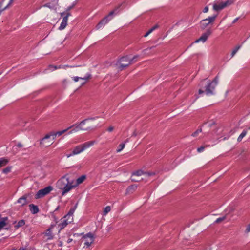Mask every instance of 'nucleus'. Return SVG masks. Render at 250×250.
Masks as SVG:
<instances>
[{"label": "nucleus", "instance_id": "obj_1", "mask_svg": "<svg viewBox=\"0 0 250 250\" xmlns=\"http://www.w3.org/2000/svg\"><path fill=\"white\" fill-rule=\"evenodd\" d=\"M72 183L69 181V178L67 177V175L62 177L58 181L57 187L60 189L62 190V195L63 196L72 188H75V186H73Z\"/></svg>", "mask_w": 250, "mask_h": 250}, {"label": "nucleus", "instance_id": "obj_2", "mask_svg": "<svg viewBox=\"0 0 250 250\" xmlns=\"http://www.w3.org/2000/svg\"><path fill=\"white\" fill-rule=\"evenodd\" d=\"M68 130L69 128H67V129L62 131H57L56 132H51L49 133L46 134L45 136L41 140V145L42 146H50L51 144H52V141L55 139L57 135L61 136Z\"/></svg>", "mask_w": 250, "mask_h": 250}, {"label": "nucleus", "instance_id": "obj_3", "mask_svg": "<svg viewBox=\"0 0 250 250\" xmlns=\"http://www.w3.org/2000/svg\"><path fill=\"white\" fill-rule=\"evenodd\" d=\"M99 117H90L87 118L84 120H83L79 123H76L71 126L69 127V129L72 128L73 129L69 132V133H72L73 132H78L80 130H88L91 129L90 126L87 127H83V125H84L86 122L89 120H94L96 119H98Z\"/></svg>", "mask_w": 250, "mask_h": 250}, {"label": "nucleus", "instance_id": "obj_4", "mask_svg": "<svg viewBox=\"0 0 250 250\" xmlns=\"http://www.w3.org/2000/svg\"><path fill=\"white\" fill-rule=\"evenodd\" d=\"M218 83V76H216L214 79L205 87V90L204 91L202 89L199 90V94H201L206 92L207 95H213L214 94V91L216 86Z\"/></svg>", "mask_w": 250, "mask_h": 250}, {"label": "nucleus", "instance_id": "obj_5", "mask_svg": "<svg viewBox=\"0 0 250 250\" xmlns=\"http://www.w3.org/2000/svg\"><path fill=\"white\" fill-rule=\"evenodd\" d=\"M94 143V141H91L86 142L83 144L80 145L76 146L73 150L72 152L70 154H66L67 157H70L73 155L78 154L81 152H83L85 149L89 147L92 146Z\"/></svg>", "mask_w": 250, "mask_h": 250}, {"label": "nucleus", "instance_id": "obj_6", "mask_svg": "<svg viewBox=\"0 0 250 250\" xmlns=\"http://www.w3.org/2000/svg\"><path fill=\"white\" fill-rule=\"evenodd\" d=\"M118 63L119 65L118 69L119 70L122 71L132 63V60H130L127 56H124L119 59Z\"/></svg>", "mask_w": 250, "mask_h": 250}, {"label": "nucleus", "instance_id": "obj_7", "mask_svg": "<svg viewBox=\"0 0 250 250\" xmlns=\"http://www.w3.org/2000/svg\"><path fill=\"white\" fill-rule=\"evenodd\" d=\"M93 242L94 237L93 234L90 232L83 236L81 239V242H83L84 246L86 248L89 247Z\"/></svg>", "mask_w": 250, "mask_h": 250}, {"label": "nucleus", "instance_id": "obj_8", "mask_svg": "<svg viewBox=\"0 0 250 250\" xmlns=\"http://www.w3.org/2000/svg\"><path fill=\"white\" fill-rule=\"evenodd\" d=\"M217 15H214L212 16L209 17L208 18L202 20L200 21V28L202 29H205L210 24H212L216 18Z\"/></svg>", "mask_w": 250, "mask_h": 250}, {"label": "nucleus", "instance_id": "obj_9", "mask_svg": "<svg viewBox=\"0 0 250 250\" xmlns=\"http://www.w3.org/2000/svg\"><path fill=\"white\" fill-rule=\"evenodd\" d=\"M52 190L53 187L52 186H47L43 189L39 190L35 195V198L36 199L42 198L49 194Z\"/></svg>", "mask_w": 250, "mask_h": 250}, {"label": "nucleus", "instance_id": "obj_10", "mask_svg": "<svg viewBox=\"0 0 250 250\" xmlns=\"http://www.w3.org/2000/svg\"><path fill=\"white\" fill-rule=\"evenodd\" d=\"M111 18H109V16H106L102 19L100 22L97 24L96 26V29L98 30L102 27H104L105 24H106Z\"/></svg>", "mask_w": 250, "mask_h": 250}, {"label": "nucleus", "instance_id": "obj_11", "mask_svg": "<svg viewBox=\"0 0 250 250\" xmlns=\"http://www.w3.org/2000/svg\"><path fill=\"white\" fill-rule=\"evenodd\" d=\"M29 196V193L25 194L21 197L18 199L17 200V203L20 204L21 206L26 205L29 203V201L27 200V198Z\"/></svg>", "mask_w": 250, "mask_h": 250}, {"label": "nucleus", "instance_id": "obj_12", "mask_svg": "<svg viewBox=\"0 0 250 250\" xmlns=\"http://www.w3.org/2000/svg\"><path fill=\"white\" fill-rule=\"evenodd\" d=\"M211 34V31L210 29H208L207 31L203 33L202 36L197 39L195 42H198L200 41L203 42H206L208 39V38L209 37V36Z\"/></svg>", "mask_w": 250, "mask_h": 250}, {"label": "nucleus", "instance_id": "obj_13", "mask_svg": "<svg viewBox=\"0 0 250 250\" xmlns=\"http://www.w3.org/2000/svg\"><path fill=\"white\" fill-rule=\"evenodd\" d=\"M54 226L53 225H51L50 227L43 233V234L46 237V239L47 240H51L54 237V235L51 231V229L54 228Z\"/></svg>", "mask_w": 250, "mask_h": 250}, {"label": "nucleus", "instance_id": "obj_14", "mask_svg": "<svg viewBox=\"0 0 250 250\" xmlns=\"http://www.w3.org/2000/svg\"><path fill=\"white\" fill-rule=\"evenodd\" d=\"M29 209L31 213L33 214H37L39 212V209L37 205L31 204L29 205Z\"/></svg>", "mask_w": 250, "mask_h": 250}, {"label": "nucleus", "instance_id": "obj_15", "mask_svg": "<svg viewBox=\"0 0 250 250\" xmlns=\"http://www.w3.org/2000/svg\"><path fill=\"white\" fill-rule=\"evenodd\" d=\"M224 9L223 4L221 2H217L213 4V9L215 11H219Z\"/></svg>", "mask_w": 250, "mask_h": 250}, {"label": "nucleus", "instance_id": "obj_16", "mask_svg": "<svg viewBox=\"0 0 250 250\" xmlns=\"http://www.w3.org/2000/svg\"><path fill=\"white\" fill-rule=\"evenodd\" d=\"M69 223H70V221H68V219L65 218L63 217V220L61 221V222L59 224V226L60 228V230L64 229Z\"/></svg>", "mask_w": 250, "mask_h": 250}, {"label": "nucleus", "instance_id": "obj_17", "mask_svg": "<svg viewBox=\"0 0 250 250\" xmlns=\"http://www.w3.org/2000/svg\"><path fill=\"white\" fill-rule=\"evenodd\" d=\"M91 77V75L90 74H87L84 77H79L78 76H75V77H73L72 78V79L75 82H78L79 79L84 80L85 81H87V80L90 79Z\"/></svg>", "mask_w": 250, "mask_h": 250}, {"label": "nucleus", "instance_id": "obj_18", "mask_svg": "<svg viewBox=\"0 0 250 250\" xmlns=\"http://www.w3.org/2000/svg\"><path fill=\"white\" fill-rule=\"evenodd\" d=\"M9 159L5 157L0 158V167L5 166L9 163Z\"/></svg>", "mask_w": 250, "mask_h": 250}, {"label": "nucleus", "instance_id": "obj_19", "mask_svg": "<svg viewBox=\"0 0 250 250\" xmlns=\"http://www.w3.org/2000/svg\"><path fill=\"white\" fill-rule=\"evenodd\" d=\"M78 203H77L73 208H71L69 210L68 213L67 215L64 216V218H69L72 216L73 214L74 213L75 209L77 208Z\"/></svg>", "mask_w": 250, "mask_h": 250}, {"label": "nucleus", "instance_id": "obj_20", "mask_svg": "<svg viewBox=\"0 0 250 250\" xmlns=\"http://www.w3.org/2000/svg\"><path fill=\"white\" fill-rule=\"evenodd\" d=\"M67 21L68 20H66V18H63L61 24L59 27V30H63L66 27V25H67Z\"/></svg>", "mask_w": 250, "mask_h": 250}, {"label": "nucleus", "instance_id": "obj_21", "mask_svg": "<svg viewBox=\"0 0 250 250\" xmlns=\"http://www.w3.org/2000/svg\"><path fill=\"white\" fill-rule=\"evenodd\" d=\"M86 179V176L84 175H82L81 177L78 178L76 180V184L75 185H73V186H75V188L78 186L79 185L82 184L84 180Z\"/></svg>", "mask_w": 250, "mask_h": 250}, {"label": "nucleus", "instance_id": "obj_22", "mask_svg": "<svg viewBox=\"0 0 250 250\" xmlns=\"http://www.w3.org/2000/svg\"><path fill=\"white\" fill-rule=\"evenodd\" d=\"M137 188V186L136 185H132L129 186L126 189V193H132Z\"/></svg>", "mask_w": 250, "mask_h": 250}, {"label": "nucleus", "instance_id": "obj_23", "mask_svg": "<svg viewBox=\"0 0 250 250\" xmlns=\"http://www.w3.org/2000/svg\"><path fill=\"white\" fill-rule=\"evenodd\" d=\"M234 2V0H227L225 1H221V3L223 4L224 8H225L232 5Z\"/></svg>", "mask_w": 250, "mask_h": 250}, {"label": "nucleus", "instance_id": "obj_24", "mask_svg": "<svg viewBox=\"0 0 250 250\" xmlns=\"http://www.w3.org/2000/svg\"><path fill=\"white\" fill-rule=\"evenodd\" d=\"M247 133V131L246 130H244L243 132L241 133V134L239 136L237 139L238 142H241L243 138L244 137L246 136Z\"/></svg>", "mask_w": 250, "mask_h": 250}, {"label": "nucleus", "instance_id": "obj_25", "mask_svg": "<svg viewBox=\"0 0 250 250\" xmlns=\"http://www.w3.org/2000/svg\"><path fill=\"white\" fill-rule=\"evenodd\" d=\"M144 173H145V172H144L143 170H138L133 172L132 173V176H141L142 175L144 174Z\"/></svg>", "mask_w": 250, "mask_h": 250}, {"label": "nucleus", "instance_id": "obj_26", "mask_svg": "<svg viewBox=\"0 0 250 250\" xmlns=\"http://www.w3.org/2000/svg\"><path fill=\"white\" fill-rule=\"evenodd\" d=\"M25 222L24 220H21L18 222L17 224L15 226V228L18 229L19 227H22L25 225Z\"/></svg>", "mask_w": 250, "mask_h": 250}, {"label": "nucleus", "instance_id": "obj_27", "mask_svg": "<svg viewBox=\"0 0 250 250\" xmlns=\"http://www.w3.org/2000/svg\"><path fill=\"white\" fill-rule=\"evenodd\" d=\"M121 5L119 6L115 9H114L113 10L111 11L109 14L107 16H109V17H110L111 16H112L114 14H117L119 12V8L120 7Z\"/></svg>", "mask_w": 250, "mask_h": 250}, {"label": "nucleus", "instance_id": "obj_28", "mask_svg": "<svg viewBox=\"0 0 250 250\" xmlns=\"http://www.w3.org/2000/svg\"><path fill=\"white\" fill-rule=\"evenodd\" d=\"M70 11H65V12H62L60 14L61 16H63V15H64L66 14V15L65 16H64L63 18H66V20H68V17H69L71 15Z\"/></svg>", "mask_w": 250, "mask_h": 250}, {"label": "nucleus", "instance_id": "obj_29", "mask_svg": "<svg viewBox=\"0 0 250 250\" xmlns=\"http://www.w3.org/2000/svg\"><path fill=\"white\" fill-rule=\"evenodd\" d=\"M77 1H75L74 2H73V3L71 4V5L68 6L66 9V11H70L71 10L73 9L75 7V6L77 5Z\"/></svg>", "mask_w": 250, "mask_h": 250}, {"label": "nucleus", "instance_id": "obj_30", "mask_svg": "<svg viewBox=\"0 0 250 250\" xmlns=\"http://www.w3.org/2000/svg\"><path fill=\"white\" fill-rule=\"evenodd\" d=\"M12 166L7 167L2 169V172L4 174H7L11 171Z\"/></svg>", "mask_w": 250, "mask_h": 250}, {"label": "nucleus", "instance_id": "obj_31", "mask_svg": "<svg viewBox=\"0 0 250 250\" xmlns=\"http://www.w3.org/2000/svg\"><path fill=\"white\" fill-rule=\"evenodd\" d=\"M241 46L240 45L237 46L232 51L231 53V57H233L235 54L237 53L238 50L241 48Z\"/></svg>", "mask_w": 250, "mask_h": 250}, {"label": "nucleus", "instance_id": "obj_32", "mask_svg": "<svg viewBox=\"0 0 250 250\" xmlns=\"http://www.w3.org/2000/svg\"><path fill=\"white\" fill-rule=\"evenodd\" d=\"M111 210V208L110 206H106L103 211V215H105Z\"/></svg>", "mask_w": 250, "mask_h": 250}, {"label": "nucleus", "instance_id": "obj_33", "mask_svg": "<svg viewBox=\"0 0 250 250\" xmlns=\"http://www.w3.org/2000/svg\"><path fill=\"white\" fill-rule=\"evenodd\" d=\"M125 143L120 144L118 146V148L116 150L117 152H120L123 149V148L125 147Z\"/></svg>", "mask_w": 250, "mask_h": 250}, {"label": "nucleus", "instance_id": "obj_34", "mask_svg": "<svg viewBox=\"0 0 250 250\" xmlns=\"http://www.w3.org/2000/svg\"><path fill=\"white\" fill-rule=\"evenodd\" d=\"M202 131V128H200L197 129L196 131L193 132L192 134L193 137H196L198 136V134Z\"/></svg>", "mask_w": 250, "mask_h": 250}, {"label": "nucleus", "instance_id": "obj_35", "mask_svg": "<svg viewBox=\"0 0 250 250\" xmlns=\"http://www.w3.org/2000/svg\"><path fill=\"white\" fill-rule=\"evenodd\" d=\"M226 216H224L222 217H220V218H218V219H216V220L215 221V223H219L221 222H222V221L224 220L225 219H226Z\"/></svg>", "mask_w": 250, "mask_h": 250}, {"label": "nucleus", "instance_id": "obj_36", "mask_svg": "<svg viewBox=\"0 0 250 250\" xmlns=\"http://www.w3.org/2000/svg\"><path fill=\"white\" fill-rule=\"evenodd\" d=\"M144 174L146 175L147 176H151L155 175V173L154 172H145Z\"/></svg>", "mask_w": 250, "mask_h": 250}, {"label": "nucleus", "instance_id": "obj_37", "mask_svg": "<svg viewBox=\"0 0 250 250\" xmlns=\"http://www.w3.org/2000/svg\"><path fill=\"white\" fill-rule=\"evenodd\" d=\"M207 146H201V147L198 148L197 149V151L198 152H202L205 148L206 147H207Z\"/></svg>", "mask_w": 250, "mask_h": 250}, {"label": "nucleus", "instance_id": "obj_38", "mask_svg": "<svg viewBox=\"0 0 250 250\" xmlns=\"http://www.w3.org/2000/svg\"><path fill=\"white\" fill-rule=\"evenodd\" d=\"M155 46H152L151 47H149V48H147L146 49H145L144 50H143V52L144 53V54H146V53H148V51L152 49V48H154Z\"/></svg>", "mask_w": 250, "mask_h": 250}, {"label": "nucleus", "instance_id": "obj_39", "mask_svg": "<svg viewBox=\"0 0 250 250\" xmlns=\"http://www.w3.org/2000/svg\"><path fill=\"white\" fill-rule=\"evenodd\" d=\"M245 232L246 233H248L249 232H250V224L247 226Z\"/></svg>", "mask_w": 250, "mask_h": 250}, {"label": "nucleus", "instance_id": "obj_40", "mask_svg": "<svg viewBox=\"0 0 250 250\" xmlns=\"http://www.w3.org/2000/svg\"><path fill=\"white\" fill-rule=\"evenodd\" d=\"M43 6H44V7H48V8H52V7H54V6H51V5H50V3L45 4L43 5Z\"/></svg>", "mask_w": 250, "mask_h": 250}, {"label": "nucleus", "instance_id": "obj_41", "mask_svg": "<svg viewBox=\"0 0 250 250\" xmlns=\"http://www.w3.org/2000/svg\"><path fill=\"white\" fill-rule=\"evenodd\" d=\"M134 176H133L132 175L131 176V180L133 182H139L140 180H138V179H136V178H134Z\"/></svg>", "mask_w": 250, "mask_h": 250}, {"label": "nucleus", "instance_id": "obj_42", "mask_svg": "<svg viewBox=\"0 0 250 250\" xmlns=\"http://www.w3.org/2000/svg\"><path fill=\"white\" fill-rule=\"evenodd\" d=\"M158 25H155L154 26H153L152 28H151L150 30L152 32L153 31H154L155 29H157L158 28Z\"/></svg>", "mask_w": 250, "mask_h": 250}, {"label": "nucleus", "instance_id": "obj_43", "mask_svg": "<svg viewBox=\"0 0 250 250\" xmlns=\"http://www.w3.org/2000/svg\"><path fill=\"white\" fill-rule=\"evenodd\" d=\"M114 127L112 126H109L107 128V131H108L109 132H112L114 130Z\"/></svg>", "mask_w": 250, "mask_h": 250}, {"label": "nucleus", "instance_id": "obj_44", "mask_svg": "<svg viewBox=\"0 0 250 250\" xmlns=\"http://www.w3.org/2000/svg\"><path fill=\"white\" fill-rule=\"evenodd\" d=\"M208 6H206L204 8L203 12L204 13H207V12H208Z\"/></svg>", "mask_w": 250, "mask_h": 250}, {"label": "nucleus", "instance_id": "obj_45", "mask_svg": "<svg viewBox=\"0 0 250 250\" xmlns=\"http://www.w3.org/2000/svg\"><path fill=\"white\" fill-rule=\"evenodd\" d=\"M152 32L149 30L144 35V37H146L149 34H150Z\"/></svg>", "mask_w": 250, "mask_h": 250}, {"label": "nucleus", "instance_id": "obj_46", "mask_svg": "<svg viewBox=\"0 0 250 250\" xmlns=\"http://www.w3.org/2000/svg\"><path fill=\"white\" fill-rule=\"evenodd\" d=\"M49 68H53L54 70H56L57 69V67L56 66H55V65H50L49 66Z\"/></svg>", "mask_w": 250, "mask_h": 250}, {"label": "nucleus", "instance_id": "obj_47", "mask_svg": "<svg viewBox=\"0 0 250 250\" xmlns=\"http://www.w3.org/2000/svg\"><path fill=\"white\" fill-rule=\"evenodd\" d=\"M73 241V239L72 238H68L67 241V243L68 244H69L71 242H72Z\"/></svg>", "mask_w": 250, "mask_h": 250}, {"label": "nucleus", "instance_id": "obj_48", "mask_svg": "<svg viewBox=\"0 0 250 250\" xmlns=\"http://www.w3.org/2000/svg\"><path fill=\"white\" fill-rule=\"evenodd\" d=\"M138 57V55L134 56L132 59H130V60H132V62H133V60L137 59Z\"/></svg>", "mask_w": 250, "mask_h": 250}, {"label": "nucleus", "instance_id": "obj_49", "mask_svg": "<svg viewBox=\"0 0 250 250\" xmlns=\"http://www.w3.org/2000/svg\"><path fill=\"white\" fill-rule=\"evenodd\" d=\"M17 146L19 147H22L23 145L21 143H18L17 145Z\"/></svg>", "mask_w": 250, "mask_h": 250}, {"label": "nucleus", "instance_id": "obj_50", "mask_svg": "<svg viewBox=\"0 0 250 250\" xmlns=\"http://www.w3.org/2000/svg\"><path fill=\"white\" fill-rule=\"evenodd\" d=\"M239 19V17L236 18V19H235L233 20V21L232 23H236V22L238 21V20Z\"/></svg>", "mask_w": 250, "mask_h": 250}, {"label": "nucleus", "instance_id": "obj_51", "mask_svg": "<svg viewBox=\"0 0 250 250\" xmlns=\"http://www.w3.org/2000/svg\"><path fill=\"white\" fill-rule=\"evenodd\" d=\"M137 135V133L136 131H134L132 134V136H136Z\"/></svg>", "mask_w": 250, "mask_h": 250}, {"label": "nucleus", "instance_id": "obj_52", "mask_svg": "<svg viewBox=\"0 0 250 250\" xmlns=\"http://www.w3.org/2000/svg\"><path fill=\"white\" fill-rule=\"evenodd\" d=\"M81 234H78V233H75L73 234V237H75V236H80Z\"/></svg>", "mask_w": 250, "mask_h": 250}, {"label": "nucleus", "instance_id": "obj_53", "mask_svg": "<svg viewBox=\"0 0 250 250\" xmlns=\"http://www.w3.org/2000/svg\"><path fill=\"white\" fill-rule=\"evenodd\" d=\"M215 122H213L209 125V127H211L213 125H215Z\"/></svg>", "mask_w": 250, "mask_h": 250}, {"label": "nucleus", "instance_id": "obj_54", "mask_svg": "<svg viewBox=\"0 0 250 250\" xmlns=\"http://www.w3.org/2000/svg\"><path fill=\"white\" fill-rule=\"evenodd\" d=\"M129 141V139H126L124 143L125 144L126 143L128 142Z\"/></svg>", "mask_w": 250, "mask_h": 250}, {"label": "nucleus", "instance_id": "obj_55", "mask_svg": "<svg viewBox=\"0 0 250 250\" xmlns=\"http://www.w3.org/2000/svg\"><path fill=\"white\" fill-rule=\"evenodd\" d=\"M58 208H59V207H57V208L56 209V210H57V209H58Z\"/></svg>", "mask_w": 250, "mask_h": 250}, {"label": "nucleus", "instance_id": "obj_56", "mask_svg": "<svg viewBox=\"0 0 250 250\" xmlns=\"http://www.w3.org/2000/svg\"><path fill=\"white\" fill-rule=\"evenodd\" d=\"M11 250H16L15 249H12Z\"/></svg>", "mask_w": 250, "mask_h": 250}, {"label": "nucleus", "instance_id": "obj_57", "mask_svg": "<svg viewBox=\"0 0 250 250\" xmlns=\"http://www.w3.org/2000/svg\"><path fill=\"white\" fill-rule=\"evenodd\" d=\"M249 129H250V127H249Z\"/></svg>", "mask_w": 250, "mask_h": 250}, {"label": "nucleus", "instance_id": "obj_58", "mask_svg": "<svg viewBox=\"0 0 250 250\" xmlns=\"http://www.w3.org/2000/svg\"><path fill=\"white\" fill-rule=\"evenodd\" d=\"M1 74V73H0V74Z\"/></svg>", "mask_w": 250, "mask_h": 250}]
</instances>
